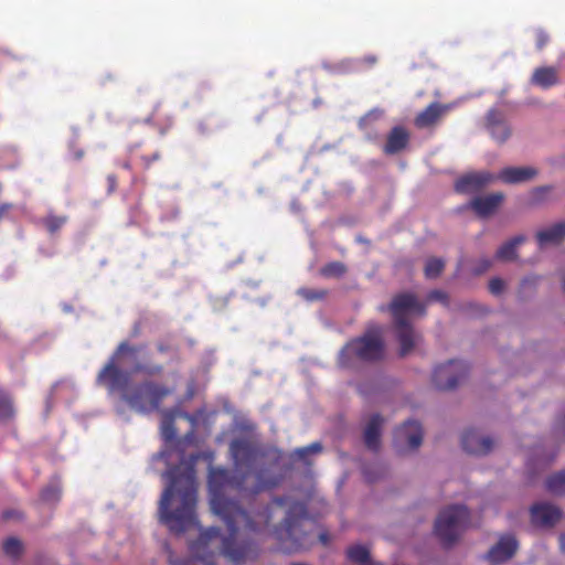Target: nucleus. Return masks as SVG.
I'll list each match as a JSON object with an SVG mask.
<instances>
[{"mask_svg": "<svg viewBox=\"0 0 565 565\" xmlns=\"http://www.w3.org/2000/svg\"><path fill=\"white\" fill-rule=\"evenodd\" d=\"M280 480L277 476L266 478L260 470L256 473V484L248 491L244 487L245 475L232 476L224 468H210L211 509L228 531L222 539L221 554L232 565L257 559L260 546L254 536L268 526L271 511L269 504L258 502L256 494L277 487Z\"/></svg>", "mask_w": 565, "mask_h": 565, "instance_id": "obj_1", "label": "nucleus"}, {"mask_svg": "<svg viewBox=\"0 0 565 565\" xmlns=\"http://www.w3.org/2000/svg\"><path fill=\"white\" fill-rule=\"evenodd\" d=\"M145 348V344L131 345L127 341L120 342L96 376L97 385L105 387L109 393H119L121 401L139 414H150L158 411L162 401L174 391L172 387L150 379L132 383L128 373L118 366L121 355L135 354Z\"/></svg>", "mask_w": 565, "mask_h": 565, "instance_id": "obj_2", "label": "nucleus"}, {"mask_svg": "<svg viewBox=\"0 0 565 565\" xmlns=\"http://www.w3.org/2000/svg\"><path fill=\"white\" fill-rule=\"evenodd\" d=\"M184 466L172 467L164 476L169 477L170 484L164 489L159 502L160 521L170 531L184 532L194 523V509L196 505V478L194 461Z\"/></svg>", "mask_w": 565, "mask_h": 565, "instance_id": "obj_3", "label": "nucleus"}, {"mask_svg": "<svg viewBox=\"0 0 565 565\" xmlns=\"http://www.w3.org/2000/svg\"><path fill=\"white\" fill-rule=\"evenodd\" d=\"M386 309L393 317V324L396 339L399 343V356L409 354L420 341V335L414 330L408 317L411 315L425 316L426 303L420 302L413 292L396 294ZM381 311L385 307L380 308Z\"/></svg>", "mask_w": 565, "mask_h": 565, "instance_id": "obj_4", "label": "nucleus"}, {"mask_svg": "<svg viewBox=\"0 0 565 565\" xmlns=\"http://www.w3.org/2000/svg\"><path fill=\"white\" fill-rule=\"evenodd\" d=\"M315 522L309 519L307 509L295 503L287 511L282 523L275 527L274 534L285 553H298L310 548L313 543Z\"/></svg>", "mask_w": 565, "mask_h": 565, "instance_id": "obj_5", "label": "nucleus"}, {"mask_svg": "<svg viewBox=\"0 0 565 565\" xmlns=\"http://www.w3.org/2000/svg\"><path fill=\"white\" fill-rule=\"evenodd\" d=\"M384 352L385 344L381 329L373 327L344 345L339 354L338 363L341 367H349L352 356L365 362H376L384 358Z\"/></svg>", "mask_w": 565, "mask_h": 565, "instance_id": "obj_6", "label": "nucleus"}, {"mask_svg": "<svg viewBox=\"0 0 565 565\" xmlns=\"http://www.w3.org/2000/svg\"><path fill=\"white\" fill-rule=\"evenodd\" d=\"M469 521L470 512L467 507L452 504L439 513L434 532L445 547H450L459 540Z\"/></svg>", "mask_w": 565, "mask_h": 565, "instance_id": "obj_7", "label": "nucleus"}, {"mask_svg": "<svg viewBox=\"0 0 565 565\" xmlns=\"http://www.w3.org/2000/svg\"><path fill=\"white\" fill-rule=\"evenodd\" d=\"M469 366L461 360H450L435 367L433 383L440 391H450L467 377Z\"/></svg>", "mask_w": 565, "mask_h": 565, "instance_id": "obj_8", "label": "nucleus"}, {"mask_svg": "<svg viewBox=\"0 0 565 565\" xmlns=\"http://www.w3.org/2000/svg\"><path fill=\"white\" fill-rule=\"evenodd\" d=\"M504 201L501 192L490 193L487 195H478L470 200L469 203L461 206L460 210H472L480 218H488L493 215Z\"/></svg>", "mask_w": 565, "mask_h": 565, "instance_id": "obj_9", "label": "nucleus"}, {"mask_svg": "<svg viewBox=\"0 0 565 565\" xmlns=\"http://www.w3.org/2000/svg\"><path fill=\"white\" fill-rule=\"evenodd\" d=\"M494 179V175L488 171L466 173L456 180L455 190L458 193L479 192Z\"/></svg>", "mask_w": 565, "mask_h": 565, "instance_id": "obj_10", "label": "nucleus"}, {"mask_svg": "<svg viewBox=\"0 0 565 565\" xmlns=\"http://www.w3.org/2000/svg\"><path fill=\"white\" fill-rule=\"evenodd\" d=\"M519 548V542L511 534L500 536L495 545L487 553V558L493 564H500L512 558Z\"/></svg>", "mask_w": 565, "mask_h": 565, "instance_id": "obj_11", "label": "nucleus"}, {"mask_svg": "<svg viewBox=\"0 0 565 565\" xmlns=\"http://www.w3.org/2000/svg\"><path fill=\"white\" fill-rule=\"evenodd\" d=\"M220 536L218 527H209L201 533L199 541L191 545V551L195 554L196 558L205 565H216L218 554L207 551L209 543Z\"/></svg>", "mask_w": 565, "mask_h": 565, "instance_id": "obj_12", "label": "nucleus"}, {"mask_svg": "<svg viewBox=\"0 0 565 565\" xmlns=\"http://www.w3.org/2000/svg\"><path fill=\"white\" fill-rule=\"evenodd\" d=\"M461 445L468 454L481 456L491 451L493 440L481 436L476 429H468L461 436Z\"/></svg>", "mask_w": 565, "mask_h": 565, "instance_id": "obj_13", "label": "nucleus"}, {"mask_svg": "<svg viewBox=\"0 0 565 565\" xmlns=\"http://www.w3.org/2000/svg\"><path fill=\"white\" fill-rule=\"evenodd\" d=\"M562 516L561 510L550 503H537L531 508V521L536 526L551 527Z\"/></svg>", "mask_w": 565, "mask_h": 565, "instance_id": "obj_14", "label": "nucleus"}, {"mask_svg": "<svg viewBox=\"0 0 565 565\" xmlns=\"http://www.w3.org/2000/svg\"><path fill=\"white\" fill-rule=\"evenodd\" d=\"M395 440L406 444L409 449H417L423 441V428L417 420H406L395 430Z\"/></svg>", "mask_w": 565, "mask_h": 565, "instance_id": "obj_15", "label": "nucleus"}, {"mask_svg": "<svg viewBox=\"0 0 565 565\" xmlns=\"http://www.w3.org/2000/svg\"><path fill=\"white\" fill-rule=\"evenodd\" d=\"M411 141V134L404 126H394L386 136L383 145V152L387 156H394L404 151Z\"/></svg>", "mask_w": 565, "mask_h": 565, "instance_id": "obj_16", "label": "nucleus"}, {"mask_svg": "<svg viewBox=\"0 0 565 565\" xmlns=\"http://www.w3.org/2000/svg\"><path fill=\"white\" fill-rule=\"evenodd\" d=\"M486 126L492 138L502 143L508 140L511 130L504 121L503 115L497 109H490L486 116Z\"/></svg>", "mask_w": 565, "mask_h": 565, "instance_id": "obj_17", "label": "nucleus"}, {"mask_svg": "<svg viewBox=\"0 0 565 565\" xmlns=\"http://www.w3.org/2000/svg\"><path fill=\"white\" fill-rule=\"evenodd\" d=\"M447 107L439 103H431L424 110L417 114L414 119V125L418 129L434 127L446 113Z\"/></svg>", "mask_w": 565, "mask_h": 565, "instance_id": "obj_18", "label": "nucleus"}, {"mask_svg": "<svg viewBox=\"0 0 565 565\" xmlns=\"http://www.w3.org/2000/svg\"><path fill=\"white\" fill-rule=\"evenodd\" d=\"M537 175V170L532 167H508L500 171L498 179L504 183L515 184L529 181Z\"/></svg>", "mask_w": 565, "mask_h": 565, "instance_id": "obj_19", "label": "nucleus"}, {"mask_svg": "<svg viewBox=\"0 0 565 565\" xmlns=\"http://www.w3.org/2000/svg\"><path fill=\"white\" fill-rule=\"evenodd\" d=\"M383 417L380 414L371 416L365 426L363 438L365 446L373 451H377L381 446V428L383 425Z\"/></svg>", "mask_w": 565, "mask_h": 565, "instance_id": "obj_20", "label": "nucleus"}, {"mask_svg": "<svg viewBox=\"0 0 565 565\" xmlns=\"http://www.w3.org/2000/svg\"><path fill=\"white\" fill-rule=\"evenodd\" d=\"M531 83L543 89L551 88L561 83L557 68L554 66H542L534 70Z\"/></svg>", "mask_w": 565, "mask_h": 565, "instance_id": "obj_21", "label": "nucleus"}, {"mask_svg": "<svg viewBox=\"0 0 565 565\" xmlns=\"http://www.w3.org/2000/svg\"><path fill=\"white\" fill-rule=\"evenodd\" d=\"M536 239L540 247L553 244L558 245L565 239V223H556L545 230L536 233Z\"/></svg>", "mask_w": 565, "mask_h": 565, "instance_id": "obj_22", "label": "nucleus"}, {"mask_svg": "<svg viewBox=\"0 0 565 565\" xmlns=\"http://www.w3.org/2000/svg\"><path fill=\"white\" fill-rule=\"evenodd\" d=\"M525 239L526 237L524 235H516L513 238L509 239L498 248L495 253V259L502 262H510L516 259V248L519 245L523 244Z\"/></svg>", "mask_w": 565, "mask_h": 565, "instance_id": "obj_23", "label": "nucleus"}, {"mask_svg": "<svg viewBox=\"0 0 565 565\" xmlns=\"http://www.w3.org/2000/svg\"><path fill=\"white\" fill-rule=\"evenodd\" d=\"M348 558L360 565H370V551L363 545H353L350 546L347 551Z\"/></svg>", "mask_w": 565, "mask_h": 565, "instance_id": "obj_24", "label": "nucleus"}, {"mask_svg": "<svg viewBox=\"0 0 565 565\" xmlns=\"http://www.w3.org/2000/svg\"><path fill=\"white\" fill-rule=\"evenodd\" d=\"M545 486L553 494H565V470L550 476L546 479Z\"/></svg>", "mask_w": 565, "mask_h": 565, "instance_id": "obj_25", "label": "nucleus"}, {"mask_svg": "<svg viewBox=\"0 0 565 565\" xmlns=\"http://www.w3.org/2000/svg\"><path fill=\"white\" fill-rule=\"evenodd\" d=\"M13 417V401L8 393L0 388V420H10Z\"/></svg>", "mask_w": 565, "mask_h": 565, "instance_id": "obj_26", "label": "nucleus"}, {"mask_svg": "<svg viewBox=\"0 0 565 565\" xmlns=\"http://www.w3.org/2000/svg\"><path fill=\"white\" fill-rule=\"evenodd\" d=\"M230 448L233 457L237 462L244 461L250 457L252 449L248 443L245 440H233Z\"/></svg>", "mask_w": 565, "mask_h": 565, "instance_id": "obj_27", "label": "nucleus"}, {"mask_svg": "<svg viewBox=\"0 0 565 565\" xmlns=\"http://www.w3.org/2000/svg\"><path fill=\"white\" fill-rule=\"evenodd\" d=\"M347 270V266L343 263L330 262L320 268V275L326 278H340Z\"/></svg>", "mask_w": 565, "mask_h": 565, "instance_id": "obj_28", "label": "nucleus"}, {"mask_svg": "<svg viewBox=\"0 0 565 565\" xmlns=\"http://www.w3.org/2000/svg\"><path fill=\"white\" fill-rule=\"evenodd\" d=\"M163 371L162 364L150 362H138L132 366V372L147 376L160 375Z\"/></svg>", "mask_w": 565, "mask_h": 565, "instance_id": "obj_29", "label": "nucleus"}, {"mask_svg": "<svg viewBox=\"0 0 565 565\" xmlns=\"http://www.w3.org/2000/svg\"><path fill=\"white\" fill-rule=\"evenodd\" d=\"M445 268V262L441 258H428L424 268L425 277L428 279L437 278Z\"/></svg>", "mask_w": 565, "mask_h": 565, "instance_id": "obj_30", "label": "nucleus"}, {"mask_svg": "<svg viewBox=\"0 0 565 565\" xmlns=\"http://www.w3.org/2000/svg\"><path fill=\"white\" fill-rule=\"evenodd\" d=\"M297 295L302 299L312 302L323 300L328 296V290L301 287L297 290Z\"/></svg>", "mask_w": 565, "mask_h": 565, "instance_id": "obj_31", "label": "nucleus"}, {"mask_svg": "<svg viewBox=\"0 0 565 565\" xmlns=\"http://www.w3.org/2000/svg\"><path fill=\"white\" fill-rule=\"evenodd\" d=\"M540 277L535 275L526 276L522 279L519 287V296L520 298H526L531 294L534 292L536 286L539 284Z\"/></svg>", "mask_w": 565, "mask_h": 565, "instance_id": "obj_32", "label": "nucleus"}, {"mask_svg": "<svg viewBox=\"0 0 565 565\" xmlns=\"http://www.w3.org/2000/svg\"><path fill=\"white\" fill-rule=\"evenodd\" d=\"M3 552L11 558H18L23 551V546L20 540L15 537H9L3 542Z\"/></svg>", "mask_w": 565, "mask_h": 565, "instance_id": "obj_33", "label": "nucleus"}, {"mask_svg": "<svg viewBox=\"0 0 565 565\" xmlns=\"http://www.w3.org/2000/svg\"><path fill=\"white\" fill-rule=\"evenodd\" d=\"M553 185L536 186L531 191V203L534 205L545 202L553 191Z\"/></svg>", "mask_w": 565, "mask_h": 565, "instance_id": "obj_34", "label": "nucleus"}, {"mask_svg": "<svg viewBox=\"0 0 565 565\" xmlns=\"http://www.w3.org/2000/svg\"><path fill=\"white\" fill-rule=\"evenodd\" d=\"M67 222V216L49 215L43 220L45 228L54 234L60 231L63 225Z\"/></svg>", "mask_w": 565, "mask_h": 565, "instance_id": "obj_35", "label": "nucleus"}, {"mask_svg": "<svg viewBox=\"0 0 565 565\" xmlns=\"http://www.w3.org/2000/svg\"><path fill=\"white\" fill-rule=\"evenodd\" d=\"M322 451V445L318 441L310 444L309 446L297 448L295 450V455L301 459L306 460L307 457L311 454H319Z\"/></svg>", "mask_w": 565, "mask_h": 565, "instance_id": "obj_36", "label": "nucleus"}, {"mask_svg": "<svg viewBox=\"0 0 565 565\" xmlns=\"http://www.w3.org/2000/svg\"><path fill=\"white\" fill-rule=\"evenodd\" d=\"M431 302H441L443 305L448 306L449 299L447 292L439 289H434L429 291L424 303H426L427 306L428 303Z\"/></svg>", "mask_w": 565, "mask_h": 565, "instance_id": "obj_37", "label": "nucleus"}, {"mask_svg": "<svg viewBox=\"0 0 565 565\" xmlns=\"http://www.w3.org/2000/svg\"><path fill=\"white\" fill-rule=\"evenodd\" d=\"M161 430L162 436L167 441H171L175 438V427L172 417H167L163 419Z\"/></svg>", "mask_w": 565, "mask_h": 565, "instance_id": "obj_38", "label": "nucleus"}, {"mask_svg": "<svg viewBox=\"0 0 565 565\" xmlns=\"http://www.w3.org/2000/svg\"><path fill=\"white\" fill-rule=\"evenodd\" d=\"M60 495V490L53 486L44 488L41 492V499L45 502H56L58 501Z\"/></svg>", "mask_w": 565, "mask_h": 565, "instance_id": "obj_39", "label": "nucleus"}, {"mask_svg": "<svg viewBox=\"0 0 565 565\" xmlns=\"http://www.w3.org/2000/svg\"><path fill=\"white\" fill-rule=\"evenodd\" d=\"M550 42L548 33L543 29L535 31V46L539 51L543 50Z\"/></svg>", "mask_w": 565, "mask_h": 565, "instance_id": "obj_40", "label": "nucleus"}, {"mask_svg": "<svg viewBox=\"0 0 565 565\" xmlns=\"http://www.w3.org/2000/svg\"><path fill=\"white\" fill-rule=\"evenodd\" d=\"M504 287V281L499 277H494L489 281V290L492 295H500L503 291Z\"/></svg>", "mask_w": 565, "mask_h": 565, "instance_id": "obj_41", "label": "nucleus"}, {"mask_svg": "<svg viewBox=\"0 0 565 565\" xmlns=\"http://www.w3.org/2000/svg\"><path fill=\"white\" fill-rule=\"evenodd\" d=\"M382 116V111L380 110H372L369 114H366L364 117H362L359 121V127L361 129H366L369 121L371 120H377Z\"/></svg>", "mask_w": 565, "mask_h": 565, "instance_id": "obj_42", "label": "nucleus"}, {"mask_svg": "<svg viewBox=\"0 0 565 565\" xmlns=\"http://www.w3.org/2000/svg\"><path fill=\"white\" fill-rule=\"evenodd\" d=\"M161 158V154L159 151H156L153 152L151 156H141V162H142V167L145 170H148L150 169L151 164L154 162V161H158L160 160Z\"/></svg>", "mask_w": 565, "mask_h": 565, "instance_id": "obj_43", "label": "nucleus"}, {"mask_svg": "<svg viewBox=\"0 0 565 565\" xmlns=\"http://www.w3.org/2000/svg\"><path fill=\"white\" fill-rule=\"evenodd\" d=\"M491 266H492V262L490 259L482 258L473 271L476 275H481L484 271H487Z\"/></svg>", "mask_w": 565, "mask_h": 565, "instance_id": "obj_44", "label": "nucleus"}, {"mask_svg": "<svg viewBox=\"0 0 565 565\" xmlns=\"http://www.w3.org/2000/svg\"><path fill=\"white\" fill-rule=\"evenodd\" d=\"M106 180H107V184H108L107 193L111 194L117 190V185H118L117 177L115 174H108Z\"/></svg>", "mask_w": 565, "mask_h": 565, "instance_id": "obj_45", "label": "nucleus"}, {"mask_svg": "<svg viewBox=\"0 0 565 565\" xmlns=\"http://www.w3.org/2000/svg\"><path fill=\"white\" fill-rule=\"evenodd\" d=\"M169 561H170L171 565H193L194 564L193 559H173L172 555H170Z\"/></svg>", "mask_w": 565, "mask_h": 565, "instance_id": "obj_46", "label": "nucleus"}, {"mask_svg": "<svg viewBox=\"0 0 565 565\" xmlns=\"http://www.w3.org/2000/svg\"><path fill=\"white\" fill-rule=\"evenodd\" d=\"M12 207L11 203H0V221Z\"/></svg>", "mask_w": 565, "mask_h": 565, "instance_id": "obj_47", "label": "nucleus"}, {"mask_svg": "<svg viewBox=\"0 0 565 565\" xmlns=\"http://www.w3.org/2000/svg\"><path fill=\"white\" fill-rule=\"evenodd\" d=\"M364 475H365V478L367 479L369 482H374L375 480H377L380 478L377 476H373L371 473V469L370 468H365L364 469Z\"/></svg>", "mask_w": 565, "mask_h": 565, "instance_id": "obj_48", "label": "nucleus"}, {"mask_svg": "<svg viewBox=\"0 0 565 565\" xmlns=\"http://www.w3.org/2000/svg\"><path fill=\"white\" fill-rule=\"evenodd\" d=\"M319 541L323 544V545H327L330 541V536L328 534V532H321L319 534Z\"/></svg>", "mask_w": 565, "mask_h": 565, "instance_id": "obj_49", "label": "nucleus"}, {"mask_svg": "<svg viewBox=\"0 0 565 565\" xmlns=\"http://www.w3.org/2000/svg\"><path fill=\"white\" fill-rule=\"evenodd\" d=\"M117 164L119 167H121L122 169H125V170H128V171L131 170V162H130V160L118 161Z\"/></svg>", "mask_w": 565, "mask_h": 565, "instance_id": "obj_50", "label": "nucleus"}, {"mask_svg": "<svg viewBox=\"0 0 565 565\" xmlns=\"http://www.w3.org/2000/svg\"><path fill=\"white\" fill-rule=\"evenodd\" d=\"M364 61H365L366 63H369L370 65H373V64H375V63H376L377 58H376L375 56L371 55V56H365V57H364Z\"/></svg>", "mask_w": 565, "mask_h": 565, "instance_id": "obj_51", "label": "nucleus"}, {"mask_svg": "<svg viewBox=\"0 0 565 565\" xmlns=\"http://www.w3.org/2000/svg\"><path fill=\"white\" fill-rule=\"evenodd\" d=\"M168 349H169V348H168V345H164L162 342H158V343H157V350H158L160 353H162V352L167 351Z\"/></svg>", "mask_w": 565, "mask_h": 565, "instance_id": "obj_52", "label": "nucleus"}, {"mask_svg": "<svg viewBox=\"0 0 565 565\" xmlns=\"http://www.w3.org/2000/svg\"><path fill=\"white\" fill-rule=\"evenodd\" d=\"M83 157H84V151L83 150H77V151L74 152V158L76 160H81Z\"/></svg>", "mask_w": 565, "mask_h": 565, "instance_id": "obj_53", "label": "nucleus"}, {"mask_svg": "<svg viewBox=\"0 0 565 565\" xmlns=\"http://www.w3.org/2000/svg\"><path fill=\"white\" fill-rule=\"evenodd\" d=\"M559 541H561V547H562L563 552H565V534H563L561 536Z\"/></svg>", "mask_w": 565, "mask_h": 565, "instance_id": "obj_54", "label": "nucleus"}, {"mask_svg": "<svg viewBox=\"0 0 565 565\" xmlns=\"http://www.w3.org/2000/svg\"><path fill=\"white\" fill-rule=\"evenodd\" d=\"M12 516H13V512H11V511H6V512L3 513V518H4V519H11Z\"/></svg>", "mask_w": 565, "mask_h": 565, "instance_id": "obj_55", "label": "nucleus"}, {"mask_svg": "<svg viewBox=\"0 0 565 565\" xmlns=\"http://www.w3.org/2000/svg\"><path fill=\"white\" fill-rule=\"evenodd\" d=\"M136 182H137V178H136V177H132L131 183H132V184H136Z\"/></svg>", "mask_w": 565, "mask_h": 565, "instance_id": "obj_56", "label": "nucleus"}, {"mask_svg": "<svg viewBox=\"0 0 565 565\" xmlns=\"http://www.w3.org/2000/svg\"><path fill=\"white\" fill-rule=\"evenodd\" d=\"M563 289H564V292H565V277H564V280H563Z\"/></svg>", "mask_w": 565, "mask_h": 565, "instance_id": "obj_57", "label": "nucleus"}]
</instances>
